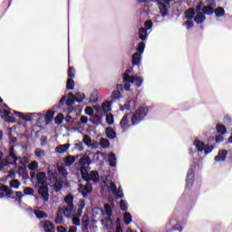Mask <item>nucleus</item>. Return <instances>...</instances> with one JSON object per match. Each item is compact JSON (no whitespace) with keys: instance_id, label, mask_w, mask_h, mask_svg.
Segmentation results:
<instances>
[{"instance_id":"f257e3e1","label":"nucleus","mask_w":232,"mask_h":232,"mask_svg":"<svg viewBox=\"0 0 232 232\" xmlns=\"http://www.w3.org/2000/svg\"><path fill=\"white\" fill-rule=\"evenodd\" d=\"M86 164H90V158L83 157L80 160L79 168L82 179L86 181L85 186L79 185V191L82 193V197H87L88 193H92V184L88 183L92 180V182H97L99 180V173L95 170H92L88 174L86 169Z\"/></svg>"},{"instance_id":"f03ea898","label":"nucleus","mask_w":232,"mask_h":232,"mask_svg":"<svg viewBox=\"0 0 232 232\" xmlns=\"http://www.w3.org/2000/svg\"><path fill=\"white\" fill-rule=\"evenodd\" d=\"M36 188H38V196H35V199L39 200V198H42L44 202H48L50 200V194L48 192V186L44 185V182H46V173L44 172H39L36 175Z\"/></svg>"},{"instance_id":"7ed1b4c3","label":"nucleus","mask_w":232,"mask_h":232,"mask_svg":"<svg viewBox=\"0 0 232 232\" xmlns=\"http://www.w3.org/2000/svg\"><path fill=\"white\" fill-rule=\"evenodd\" d=\"M130 73H131V71L127 70L122 77L123 82L125 84L126 92H130V83L136 84V86H138V88H140V86H142V78L130 76Z\"/></svg>"},{"instance_id":"20e7f679","label":"nucleus","mask_w":232,"mask_h":232,"mask_svg":"<svg viewBox=\"0 0 232 232\" xmlns=\"http://www.w3.org/2000/svg\"><path fill=\"white\" fill-rule=\"evenodd\" d=\"M104 208H105V215H107L108 218H103L102 220V226H104V227H106L107 229H110L113 225V221H111V218H110V217L113 215V210L111 209V206L108 204H106Z\"/></svg>"},{"instance_id":"39448f33","label":"nucleus","mask_w":232,"mask_h":232,"mask_svg":"<svg viewBox=\"0 0 232 232\" xmlns=\"http://www.w3.org/2000/svg\"><path fill=\"white\" fill-rule=\"evenodd\" d=\"M146 115H148V109L140 108L131 117V124H139V122L142 121Z\"/></svg>"},{"instance_id":"423d86ee","label":"nucleus","mask_w":232,"mask_h":232,"mask_svg":"<svg viewBox=\"0 0 232 232\" xmlns=\"http://www.w3.org/2000/svg\"><path fill=\"white\" fill-rule=\"evenodd\" d=\"M51 175L53 176V179H51L50 186L54 188V190L56 192L61 191V188H63V179H57V173L49 171Z\"/></svg>"},{"instance_id":"0eeeda50","label":"nucleus","mask_w":232,"mask_h":232,"mask_svg":"<svg viewBox=\"0 0 232 232\" xmlns=\"http://www.w3.org/2000/svg\"><path fill=\"white\" fill-rule=\"evenodd\" d=\"M194 145L196 146L198 151H204L205 155L211 153L213 151V147L209 145H204L202 141L196 140L194 141Z\"/></svg>"},{"instance_id":"6e6552de","label":"nucleus","mask_w":232,"mask_h":232,"mask_svg":"<svg viewBox=\"0 0 232 232\" xmlns=\"http://www.w3.org/2000/svg\"><path fill=\"white\" fill-rule=\"evenodd\" d=\"M0 191H4L0 193V198H3L4 197H7V198H12V194L14 191L8 188V186L3 185V183H0Z\"/></svg>"},{"instance_id":"1a4fd4ad","label":"nucleus","mask_w":232,"mask_h":232,"mask_svg":"<svg viewBox=\"0 0 232 232\" xmlns=\"http://www.w3.org/2000/svg\"><path fill=\"white\" fill-rule=\"evenodd\" d=\"M58 210L60 214H63L67 218H70V217H72V212L75 210V207L67 206L64 208H60Z\"/></svg>"},{"instance_id":"9d476101","label":"nucleus","mask_w":232,"mask_h":232,"mask_svg":"<svg viewBox=\"0 0 232 232\" xmlns=\"http://www.w3.org/2000/svg\"><path fill=\"white\" fill-rule=\"evenodd\" d=\"M130 119H131V114H125L120 122V126L123 131H126L130 128Z\"/></svg>"},{"instance_id":"9b49d317","label":"nucleus","mask_w":232,"mask_h":232,"mask_svg":"<svg viewBox=\"0 0 232 232\" xmlns=\"http://www.w3.org/2000/svg\"><path fill=\"white\" fill-rule=\"evenodd\" d=\"M1 113V117L2 119L5 121V122H14V118L10 115H12V111H8V110H2L0 111Z\"/></svg>"},{"instance_id":"f8f14e48","label":"nucleus","mask_w":232,"mask_h":232,"mask_svg":"<svg viewBox=\"0 0 232 232\" xmlns=\"http://www.w3.org/2000/svg\"><path fill=\"white\" fill-rule=\"evenodd\" d=\"M8 160L9 161H5V164L4 166H8V164H14V162H17L18 160L13 147H11V149L9 150Z\"/></svg>"},{"instance_id":"ddd939ff","label":"nucleus","mask_w":232,"mask_h":232,"mask_svg":"<svg viewBox=\"0 0 232 232\" xmlns=\"http://www.w3.org/2000/svg\"><path fill=\"white\" fill-rule=\"evenodd\" d=\"M45 232H53V223L46 220L41 223Z\"/></svg>"},{"instance_id":"4468645a","label":"nucleus","mask_w":232,"mask_h":232,"mask_svg":"<svg viewBox=\"0 0 232 232\" xmlns=\"http://www.w3.org/2000/svg\"><path fill=\"white\" fill-rule=\"evenodd\" d=\"M70 150V143L63 144V145H58L55 147L56 153H66V151Z\"/></svg>"},{"instance_id":"2eb2a0df","label":"nucleus","mask_w":232,"mask_h":232,"mask_svg":"<svg viewBox=\"0 0 232 232\" xmlns=\"http://www.w3.org/2000/svg\"><path fill=\"white\" fill-rule=\"evenodd\" d=\"M77 159H79V156L74 157V156L69 155L63 158V163L65 166H72V164H73V162H75Z\"/></svg>"},{"instance_id":"dca6fc26","label":"nucleus","mask_w":232,"mask_h":232,"mask_svg":"<svg viewBox=\"0 0 232 232\" xmlns=\"http://www.w3.org/2000/svg\"><path fill=\"white\" fill-rule=\"evenodd\" d=\"M215 6H217V5L215 4V2H212L208 6H204L203 7V12L204 14H207V15H211V14H213V12H215Z\"/></svg>"},{"instance_id":"f3484780","label":"nucleus","mask_w":232,"mask_h":232,"mask_svg":"<svg viewBox=\"0 0 232 232\" xmlns=\"http://www.w3.org/2000/svg\"><path fill=\"white\" fill-rule=\"evenodd\" d=\"M227 156V151L220 150L218 156L215 157V160H217V162H224V160H226Z\"/></svg>"},{"instance_id":"a211bd4d","label":"nucleus","mask_w":232,"mask_h":232,"mask_svg":"<svg viewBox=\"0 0 232 232\" xmlns=\"http://www.w3.org/2000/svg\"><path fill=\"white\" fill-rule=\"evenodd\" d=\"M134 108H135V100H132L128 102V103H126L124 107L121 106L120 110L121 111H124V110H133Z\"/></svg>"},{"instance_id":"6ab92c4d","label":"nucleus","mask_w":232,"mask_h":232,"mask_svg":"<svg viewBox=\"0 0 232 232\" xmlns=\"http://www.w3.org/2000/svg\"><path fill=\"white\" fill-rule=\"evenodd\" d=\"M139 37L141 41H146V39H148V30L144 27L140 28Z\"/></svg>"},{"instance_id":"aec40b11","label":"nucleus","mask_w":232,"mask_h":232,"mask_svg":"<svg viewBox=\"0 0 232 232\" xmlns=\"http://www.w3.org/2000/svg\"><path fill=\"white\" fill-rule=\"evenodd\" d=\"M108 160L110 166H111L112 168H115V166H117V156H115V154L110 153Z\"/></svg>"},{"instance_id":"412c9836","label":"nucleus","mask_w":232,"mask_h":232,"mask_svg":"<svg viewBox=\"0 0 232 232\" xmlns=\"http://www.w3.org/2000/svg\"><path fill=\"white\" fill-rule=\"evenodd\" d=\"M63 201L66 206L75 207L73 205V196L72 194H68L67 196H65Z\"/></svg>"},{"instance_id":"4be33fe9","label":"nucleus","mask_w":232,"mask_h":232,"mask_svg":"<svg viewBox=\"0 0 232 232\" xmlns=\"http://www.w3.org/2000/svg\"><path fill=\"white\" fill-rule=\"evenodd\" d=\"M194 171L193 170H189L188 177H187V188H189L191 186H193V179L195 177V175L193 174Z\"/></svg>"},{"instance_id":"5701e85b","label":"nucleus","mask_w":232,"mask_h":232,"mask_svg":"<svg viewBox=\"0 0 232 232\" xmlns=\"http://www.w3.org/2000/svg\"><path fill=\"white\" fill-rule=\"evenodd\" d=\"M141 55H142V54H140V53H135L132 55V64H133L134 66L140 64V59H141Z\"/></svg>"},{"instance_id":"b1692460","label":"nucleus","mask_w":232,"mask_h":232,"mask_svg":"<svg viewBox=\"0 0 232 232\" xmlns=\"http://www.w3.org/2000/svg\"><path fill=\"white\" fill-rule=\"evenodd\" d=\"M105 133H106L108 139H111V140H113V139H115V137H117V133L111 128H107L105 130Z\"/></svg>"},{"instance_id":"393cba45","label":"nucleus","mask_w":232,"mask_h":232,"mask_svg":"<svg viewBox=\"0 0 232 232\" xmlns=\"http://www.w3.org/2000/svg\"><path fill=\"white\" fill-rule=\"evenodd\" d=\"M97 101H99V91L93 90L91 94L90 102L93 103L97 102Z\"/></svg>"},{"instance_id":"a878e982","label":"nucleus","mask_w":232,"mask_h":232,"mask_svg":"<svg viewBox=\"0 0 232 232\" xmlns=\"http://www.w3.org/2000/svg\"><path fill=\"white\" fill-rule=\"evenodd\" d=\"M55 115V111H49L46 115L44 116L45 122L48 124L49 122L52 121V119H53V116Z\"/></svg>"},{"instance_id":"bb28decb","label":"nucleus","mask_w":232,"mask_h":232,"mask_svg":"<svg viewBox=\"0 0 232 232\" xmlns=\"http://www.w3.org/2000/svg\"><path fill=\"white\" fill-rule=\"evenodd\" d=\"M194 21H196L198 24L204 23V21H206V16L202 13L199 12L196 14Z\"/></svg>"},{"instance_id":"cd10ccee","label":"nucleus","mask_w":232,"mask_h":232,"mask_svg":"<svg viewBox=\"0 0 232 232\" xmlns=\"http://www.w3.org/2000/svg\"><path fill=\"white\" fill-rule=\"evenodd\" d=\"M131 214L130 213H125L124 216H123V222L124 224H126V226H130V224H131Z\"/></svg>"},{"instance_id":"c85d7f7f","label":"nucleus","mask_w":232,"mask_h":232,"mask_svg":"<svg viewBox=\"0 0 232 232\" xmlns=\"http://www.w3.org/2000/svg\"><path fill=\"white\" fill-rule=\"evenodd\" d=\"M100 146L101 148H103V149L110 148V140H108L107 139L102 138L100 140Z\"/></svg>"},{"instance_id":"c756f323","label":"nucleus","mask_w":232,"mask_h":232,"mask_svg":"<svg viewBox=\"0 0 232 232\" xmlns=\"http://www.w3.org/2000/svg\"><path fill=\"white\" fill-rule=\"evenodd\" d=\"M83 143L89 148L93 147V144H92V138H90L88 135L83 136Z\"/></svg>"},{"instance_id":"7c9ffc66","label":"nucleus","mask_w":232,"mask_h":232,"mask_svg":"<svg viewBox=\"0 0 232 232\" xmlns=\"http://www.w3.org/2000/svg\"><path fill=\"white\" fill-rule=\"evenodd\" d=\"M102 109L103 110L104 113H107V111H110V110H111V105L110 104V102H105L102 103Z\"/></svg>"},{"instance_id":"2f4dec72","label":"nucleus","mask_w":232,"mask_h":232,"mask_svg":"<svg viewBox=\"0 0 232 232\" xmlns=\"http://www.w3.org/2000/svg\"><path fill=\"white\" fill-rule=\"evenodd\" d=\"M195 15V11L193 9H188L185 13L186 19H193V16Z\"/></svg>"},{"instance_id":"473e14b6","label":"nucleus","mask_w":232,"mask_h":232,"mask_svg":"<svg viewBox=\"0 0 232 232\" xmlns=\"http://www.w3.org/2000/svg\"><path fill=\"white\" fill-rule=\"evenodd\" d=\"M28 168L31 171H35L39 168V163L34 160L28 165Z\"/></svg>"},{"instance_id":"72a5a7b5","label":"nucleus","mask_w":232,"mask_h":232,"mask_svg":"<svg viewBox=\"0 0 232 232\" xmlns=\"http://www.w3.org/2000/svg\"><path fill=\"white\" fill-rule=\"evenodd\" d=\"M11 188H14V189H19V186H21V182L17 179H13L10 182Z\"/></svg>"},{"instance_id":"f704fd0d","label":"nucleus","mask_w":232,"mask_h":232,"mask_svg":"<svg viewBox=\"0 0 232 232\" xmlns=\"http://www.w3.org/2000/svg\"><path fill=\"white\" fill-rule=\"evenodd\" d=\"M66 88L67 90H73L75 88V82L72 79H68Z\"/></svg>"},{"instance_id":"c9c22d12","label":"nucleus","mask_w":232,"mask_h":232,"mask_svg":"<svg viewBox=\"0 0 232 232\" xmlns=\"http://www.w3.org/2000/svg\"><path fill=\"white\" fill-rule=\"evenodd\" d=\"M217 130L218 133H221V135L226 134V132L227 131V130H226V127L222 124L217 126Z\"/></svg>"},{"instance_id":"e433bc0d","label":"nucleus","mask_w":232,"mask_h":232,"mask_svg":"<svg viewBox=\"0 0 232 232\" xmlns=\"http://www.w3.org/2000/svg\"><path fill=\"white\" fill-rule=\"evenodd\" d=\"M215 14L218 17H222V15H224V14H226V11L224 10V8L222 7H218L215 10Z\"/></svg>"},{"instance_id":"4c0bfd02","label":"nucleus","mask_w":232,"mask_h":232,"mask_svg":"<svg viewBox=\"0 0 232 232\" xmlns=\"http://www.w3.org/2000/svg\"><path fill=\"white\" fill-rule=\"evenodd\" d=\"M84 94L83 93H76L75 96H74V99L77 102H82V101H84Z\"/></svg>"},{"instance_id":"58836bf2","label":"nucleus","mask_w":232,"mask_h":232,"mask_svg":"<svg viewBox=\"0 0 232 232\" xmlns=\"http://www.w3.org/2000/svg\"><path fill=\"white\" fill-rule=\"evenodd\" d=\"M69 95L71 96V98L67 99L66 103L67 106H72V104L75 102V96L72 92H70Z\"/></svg>"},{"instance_id":"ea45409f","label":"nucleus","mask_w":232,"mask_h":232,"mask_svg":"<svg viewBox=\"0 0 232 232\" xmlns=\"http://www.w3.org/2000/svg\"><path fill=\"white\" fill-rule=\"evenodd\" d=\"M63 220H64V218H63V214L59 213V209H58L57 217L55 218V223L56 224H63Z\"/></svg>"},{"instance_id":"a19ab883","label":"nucleus","mask_w":232,"mask_h":232,"mask_svg":"<svg viewBox=\"0 0 232 232\" xmlns=\"http://www.w3.org/2000/svg\"><path fill=\"white\" fill-rule=\"evenodd\" d=\"M63 119H64V115L63 113H59L56 118H55V124H62L63 123Z\"/></svg>"},{"instance_id":"79ce46f5","label":"nucleus","mask_w":232,"mask_h":232,"mask_svg":"<svg viewBox=\"0 0 232 232\" xmlns=\"http://www.w3.org/2000/svg\"><path fill=\"white\" fill-rule=\"evenodd\" d=\"M34 213H35V217H37V218H46V217H47V215L41 210H36Z\"/></svg>"},{"instance_id":"37998d69","label":"nucleus","mask_w":232,"mask_h":232,"mask_svg":"<svg viewBox=\"0 0 232 232\" xmlns=\"http://www.w3.org/2000/svg\"><path fill=\"white\" fill-rule=\"evenodd\" d=\"M58 172L63 175V177H66L68 175V172H66V169L64 166H58Z\"/></svg>"},{"instance_id":"c03bdc74","label":"nucleus","mask_w":232,"mask_h":232,"mask_svg":"<svg viewBox=\"0 0 232 232\" xmlns=\"http://www.w3.org/2000/svg\"><path fill=\"white\" fill-rule=\"evenodd\" d=\"M106 122L110 125L113 124V122H114L113 114L109 113L106 115Z\"/></svg>"},{"instance_id":"a18cd8bd","label":"nucleus","mask_w":232,"mask_h":232,"mask_svg":"<svg viewBox=\"0 0 232 232\" xmlns=\"http://www.w3.org/2000/svg\"><path fill=\"white\" fill-rule=\"evenodd\" d=\"M14 115H16V117H19V119H24V121H26V114L19 111H13Z\"/></svg>"},{"instance_id":"49530a36","label":"nucleus","mask_w":232,"mask_h":232,"mask_svg":"<svg viewBox=\"0 0 232 232\" xmlns=\"http://www.w3.org/2000/svg\"><path fill=\"white\" fill-rule=\"evenodd\" d=\"M144 48H146V44L144 43H140L138 46V53H144Z\"/></svg>"},{"instance_id":"de8ad7c7","label":"nucleus","mask_w":232,"mask_h":232,"mask_svg":"<svg viewBox=\"0 0 232 232\" xmlns=\"http://www.w3.org/2000/svg\"><path fill=\"white\" fill-rule=\"evenodd\" d=\"M92 122L93 124H101V122H102V119L101 118V116L95 115L92 118Z\"/></svg>"},{"instance_id":"09e8293b","label":"nucleus","mask_w":232,"mask_h":232,"mask_svg":"<svg viewBox=\"0 0 232 232\" xmlns=\"http://www.w3.org/2000/svg\"><path fill=\"white\" fill-rule=\"evenodd\" d=\"M35 157H44V150L41 149H36L34 150Z\"/></svg>"},{"instance_id":"8fccbe9b","label":"nucleus","mask_w":232,"mask_h":232,"mask_svg":"<svg viewBox=\"0 0 232 232\" xmlns=\"http://www.w3.org/2000/svg\"><path fill=\"white\" fill-rule=\"evenodd\" d=\"M114 195H116V198H122V197H124V194L122 193V188H119Z\"/></svg>"},{"instance_id":"3c124183","label":"nucleus","mask_w":232,"mask_h":232,"mask_svg":"<svg viewBox=\"0 0 232 232\" xmlns=\"http://www.w3.org/2000/svg\"><path fill=\"white\" fill-rule=\"evenodd\" d=\"M120 207L122 211H126V209H128V203H126L124 200H121L120 202Z\"/></svg>"},{"instance_id":"603ef678","label":"nucleus","mask_w":232,"mask_h":232,"mask_svg":"<svg viewBox=\"0 0 232 232\" xmlns=\"http://www.w3.org/2000/svg\"><path fill=\"white\" fill-rule=\"evenodd\" d=\"M24 195H34V188L27 187L24 189Z\"/></svg>"},{"instance_id":"864d4df0","label":"nucleus","mask_w":232,"mask_h":232,"mask_svg":"<svg viewBox=\"0 0 232 232\" xmlns=\"http://www.w3.org/2000/svg\"><path fill=\"white\" fill-rule=\"evenodd\" d=\"M68 76L72 78L75 77V69L73 67H69Z\"/></svg>"},{"instance_id":"5fc2aeb1","label":"nucleus","mask_w":232,"mask_h":232,"mask_svg":"<svg viewBox=\"0 0 232 232\" xmlns=\"http://www.w3.org/2000/svg\"><path fill=\"white\" fill-rule=\"evenodd\" d=\"M113 99H121L122 97V94L119 91H114L112 92Z\"/></svg>"},{"instance_id":"6e6d98bb","label":"nucleus","mask_w":232,"mask_h":232,"mask_svg":"<svg viewBox=\"0 0 232 232\" xmlns=\"http://www.w3.org/2000/svg\"><path fill=\"white\" fill-rule=\"evenodd\" d=\"M72 224L74 226H81V219L79 218V217L72 218Z\"/></svg>"},{"instance_id":"4d7b16f0","label":"nucleus","mask_w":232,"mask_h":232,"mask_svg":"<svg viewBox=\"0 0 232 232\" xmlns=\"http://www.w3.org/2000/svg\"><path fill=\"white\" fill-rule=\"evenodd\" d=\"M110 190L113 193H117V185L115 183H111L110 184Z\"/></svg>"},{"instance_id":"13d9d810","label":"nucleus","mask_w":232,"mask_h":232,"mask_svg":"<svg viewBox=\"0 0 232 232\" xmlns=\"http://www.w3.org/2000/svg\"><path fill=\"white\" fill-rule=\"evenodd\" d=\"M85 113L86 115H90V116L93 115V109L92 107H86Z\"/></svg>"},{"instance_id":"bf43d9fd","label":"nucleus","mask_w":232,"mask_h":232,"mask_svg":"<svg viewBox=\"0 0 232 232\" xmlns=\"http://www.w3.org/2000/svg\"><path fill=\"white\" fill-rule=\"evenodd\" d=\"M152 26H153V23L151 21H147L145 23V30H151Z\"/></svg>"},{"instance_id":"052dcab7","label":"nucleus","mask_w":232,"mask_h":232,"mask_svg":"<svg viewBox=\"0 0 232 232\" xmlns=\"http://www.w3.org/2000/svg\"><path fill=\"white\" fill-rule=\"evenodd\" d=\"M160 14L162 17H166V15H168V9L166 6L163 5V7L160 9Z\"/></svg>"},{"instance_id":"680f3d73","label":"nucleus","mask_w":232,"mask_h":232,"mask_svg":"<svg viewBox=\"0 0 232 232\" xmlns=\"http://www.w3.org/2000/svg\"><path fill=\"white\" fill-rule=\"evenodd\" d=\"M85 206H86V203L84 202V199L80 200L79 208L82 209H84Z\"/></svg>"},{"instance_id":"e2e57ef3","label":"nucleus","mask_w":232,"mask_h":232,"mask_svg":"<svg viewBox=\"0 0 232 232\" xmlns=\"http://www.w3.org/2000/svg\"><path fill=\"white\" fill-rule=\"evenodd\" d=\"M75 146L76 148H78L79 151H82V150H84V148L82 147V142L76 143Z\"/></svg>"},{"instance_id":"0e129e2a","label":"nucleus","mask_w":232,"mask_h":232,"mask_svg":"<svg viewBox=\"0 0 232 232\" xmlns=\"http://www.w3.org/2000/svg\"><path fill=\"white\" fill-rule=\"evenodd\" d=\"M185 24H186L188 29L193 28V22H191V21L186 22Z\"/></svg>"},{"instance_id":"69168bd1","label":"nucleus","mask_w":232,"mask_h":232,"mask_svg":"<svg viewBox=\"0 0 232 232\" xmlns=\"http://www.w3.org/2000/svg\"><path fill=\"white\" fill-rule=\"evenodd\" d=\"M58 232H66V228L63 226L57 227Z\"/></svg>"},{"instance_id":"338daca9","label":"nucleus","mask_w":232,"mask_h":232,"mask_svg":"<svg viewBox=\"0 0 232 232\" xmlns=\"http://www.w3.org/2000/svg\"><path fill=\"white\" fill-rule=\"evenodd\" d=\"M224 141V137L223 136H218L216 138V142H223Z\"/></svg>"},{"instance_id":"774afa93","label":"nucleus","mask_w":232,"mask_h":232,"mask_svg":"<svg viewBox=\"0 0 232 232\" xmlns=\"http://www.w3.org/2000/svg\"><path fill=\"white\" fill-rule=\"evenodd\" d=\"M69 232H77V227H71L69 228Z\"/></svg>"}]
</instances>
